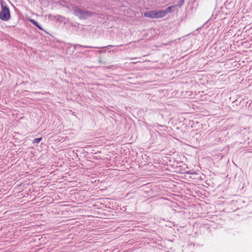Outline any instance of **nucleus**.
<instances>
[{
    "instance_id": "1",
    "label": "nucleus",
    "mask_w": 252,
    "mask_h": 252,
    "mask_svg": "<svg viewBox=\"0 0 252 252\" xmlns=\"http://www.w3.org/2000/svg\"><path fill=\"white\" fill-rule=\"evenodd\" d=\"M71 7L73 15L78 17L80 20H86L96 14L94 12L82 9L79 6L75 4H72Z\"/></svg>"
},
{
    "instance_id": "2",
    "label": "nucleus",
    "mask_w": 252,
    "mask_h": 252,
    "mask_svg": "<svg viewBox=\"0 0 252 252\" xmlns=\"http://www.w3.org/2000/svg\"><path fill=\"white\" fill-rule=\"evenodd\" d=\"M1 11H0V20L7 21L11 18L10 11L6 3L3 0H0Z\"/></svg>"
},
{
    "instance_id": "3",
    "label": "nucleus",
    "mask_w": 252,
    "mask_h": 252,
    "mask_svg": "<svg viewBox=\"0 0 252 252\" xmlns=\"http://www.w3.org/2000/svg\"><path fill=\"white\" fill-rule=\"evenodd\" d=\"M163 10L147 11L144 13V16L150 18H159L164 17Z\"/></svg>"
},
{
    "instance_id": "4",
    "label": "nucleus",
    "mask_w": 252,
    "mask_h": 252,
    "mask_svg": "<svg viewBox=\"0 0 252 252\" xmlns=\"http://www.w3.org/2000/svg\"><path fill=\"white\" fill-rule=\"evenodd\" d=\"M177 7V5L175 4L171 5L167 7L165 10H163V14L164 17L166 15V14L169 13H172L175 11L176 8Z\"/></svg>"
},
{
    "instance_id": "5",
    "label": "nucleus",
    "mask_w": 252,
    "mask_h": 252,
    "mask_svg": "<svg viewBox=\"0 0 252 252\" xmlns=\"http://www.w3.org/2000/svg\"><path fill=\"white\" fill-rule=\"evenodd\" d=\"M69 45H70V46H73V48L75 49H76L77 47H78V46L81 47H84V48H98L97 47H94V46H91L81 45L77 44H72V43H70V44H69Z\"/></svg>"
},
{
    "instance_id": "6",
    "label": "nucleus",
    "mask_w": 252,
    "mask_h": 252,
    "mask_svg": "<svg viewBox=\"0 0 252 252\" xmlns=\"http://www.w3.org/2000/svg\"><path fill=\"white\" fill-rule=\"evenodd\" d=\"M68 1H69V0H60L59 1V4L69 9L70 6L66 4L68 3Z\"/></svg>"
},
{
    "instance_id": "7",
    "label": "nucleus",
    "mask_w": 252,
    "mask_h": 252,
    "mask_svg": "<svg viewBox=\"0 0 252 252\" xmlns=\"http://www.w3.org/2000/svg\"><path fill=\"white\" fill-rule=\"evenodd\" d=\"M32 24L36 27L38 29L42 30V27L40 25L38 22L34 19H30L29 20Z\"/></svg>"
},
{
    "instance_id": "8",
    "label": "nucleus",
    "mask_w": 252,
    "mask_h": 252,
    "mask_svg": "<svg viewBox=\"0 0 252 252\" xmlns=\"http://www.w3.org/2000/svg\"><path fill=\"white\" fill-rule=\"evenodd\" d=\"M123 45H118V46H123ZM117 46V45L116 46H114V45H109L108 46H103V47H97L98 48H96V49H109L110 48H112L113 47H116Z\"/></svg>"
},
{
    "instance_id": "9",
    "label": "nucleus",
    "mask_w": 252,
    "mask_h": 252,
    "mask_svg": "<svg viewBox=\"0 0 252 252\" xmlns=\"http://www.w3.org/2000/svg\"><path fill=\"white\" fill-rule=\"evenodd\" d=\"M65 18L64 17L58 15L56 17V21L60 22H63Z\"/></svg>"
},
{
    "instance_id": "10",
    "label": "nucleus",
    "mask_w": 252,
    "mask_h": 252,
    "mask_svg": "<svg viewBox=\"0 0 252 252\" xmlns=\"http://www.w3.org/2000/svg\"><path fill=\"white\" fill-rule=\"evenodd\" d=\"M185 0H180L178 3L177 4H175V5H177V7H178L179 8L181 7L183 4H184Z\"/></svg>"
},
{
    "instance_id": "11",
    "label": "nucleus",
    "mask_w": 252,
    "mask_h": 252,
    "mask_svg": "<svg viewBox=\"0 0 252 252\" xmlns=\"http://www.w3.org/2000/svg\"><path fill=\"white\" fill-rule=\"evenodd\" d=\"M185 0H180L178 3L177 4H175V5H177V7H178L179 8L181 7L183 4H184Z\"/></svg>"
},
{
    "instance_id": "12",
    "label": "nucleus",
    "mask_w": 252,
    "mask_h": 252,
    "mask_svg": "<svg viewBox=\"0 0 252 252\" xmlns=\"http://www.w3.org/2000/svg\"><path fill=\"white\" fill-rule=\"evenodd\" d=\"M42 138L41 137L35 138L33 140V144H38L42 140Z\"/></svg>"
},
{
    "instance_id": "13",
    "label": "nucleus",
    "mask_w": 252,
    "mask_h": 252,
    "mask_svg": "<svg viewBox=\"0 0 252 252\" xmlns=\"http://www.w3.org/2000/svg\"><path fill=\"white\" fill-rule=\"evenodd\" d=\"M94 51L99 54H101L106 53V50L105 49H99V50Z\"/></svg>"
},
{
    "instance_id": "14",
    "label": "nucleus",
    "mask_w": 252,
    "mask_h": 252,
    "mask_svg": "<svg viewBox=\"0 0 252 252\" xmlns=\"http://www.w3.org/2000/svg\"><path fill=\"white\" fill-rule=\"evenodd\" d=\"M98 62H99V63H102V64H106V63L103 61V59H102V56H99L98 57Z\"/></svg>"
},
{
    "instance_id": "15",
    "label": "nucleus",
    "mask_w": 252,
    "mask_h": 252,
    "mask_svg": "<svg viewBox=\"0 0 252 252\" xmlns=\"http://www.w3.org/2000/svg\"><path fill=\"white\" fill-rule=\"evenodd\" d=\"M186 174L188 175H191L192 176L198 175V174L195 172H192L191 170L185 172Z\"/></svg>"
},
{
    "instance_id": "16",
    "label": "nucleus",
    "mask_w": 252,
    "mask_h": 252,
    "mask_svg": "<svg viewBox=\"0 0 252 252\" xmlns=\"http://www.w3.org/2000/svg\"><path fill=\"white\" fill-rule=\"evenodd\" d=\"M56 17L57 16L53 15L52 14H49L48 15V18L52 20H56Z\"/></svg>"
},
{
    "instance_id": "17",
    "label": "nucleus",
    "mask_w": 252,
    "mask_h": 252,
    "mask_svg": "<svg viewBox=\"0 0 252 252\" xmlns=\"http://www.w3.org/2000/svg\"><path fill=\"white\" fill-rule=\"evenodd\" d=\"M197 175H194V176H189V178L193 179V180H195V179H197L198 177H196Z\"/></svg>"
},
{
    "instance_id": "18",
    "label": "nucleus",
    "mask_w": 252,
    "mask_h": 252,
    "mask_svg": "<svg viewBox=\"0 0 252 252\" xmlns=\"http://www.w3.org/2000/svg\"><path fill=\"white\" fill-rule=\"evenodd\" d=\"M112 51L113 52H116V50L115 49H113V50H112Z\"/></svg>"
}]
</instances>
